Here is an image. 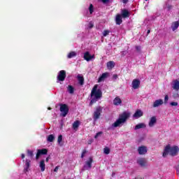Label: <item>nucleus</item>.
<instances>
[{"label":"nucleus","mask_w":179,"mask_h":179,"mask_svg":"<svg viewBox=\"0 0 179 179\" xmlns=\"http://www.w3.org/2000/svg\"><path fill=\"white\" fill-rule=\"evenodd\" d=\"M39 167H41V171H45V162L44 159H43L40 162Z\"/></svg>","instance_id":"b1692460"},{"label":"nucleus","mask_w":179,"mask_h":179,"mask_svg":"<svg viewBox=\"0 0 179 179\" xmlns=\"http://www.w3.org/2000/svg\"><path fill=\"white\" fill-rule=\"evenodd\" d=\"M142 128H146V124H145V123H139L135 126L134 129L136 131V129H141Z\"/></svg>","instance_id":"393cba45"},{"label":"nucleus","mask_w":179,"mask_h":179,"mask_svg":"<svg viewBox=\"0 0 179 179\" xmlns=\"http://www.w3.org/2000/svg\"><path fill=\"white\" fill-rule=\"evenodd\" d=\"M113 104L114 106H121V104H122V101L121 100V98H120V96H116L113 99Z\"/></svg>","instance_id":"dca6fc26"},{"label":"nucleus","mask_w":179,"mask_h":179,"mask_svg":"<svg viewBox=\"0 0 179 179\" xmlns=\"http://www.w3.org/2000/svg\"><path fill=\"white\" fill-rule=\"evenodd\" d=\"M137 163L141 167H145V166H146V159L145 158H140L137 160Z\"/></svg>","instance_id":"f3484780"},{"label":"nucleus","mask_w":179,"mask_h":179,"mask_svg":"<svg viewBox=\"0 0 179 179\" xmlns=\"http://www.w3.org/2000/svg\"><path fill=\"white\" fill-rule=\"evenodd\" d=\"M93 27H94L93 24L92 23H90V24H89L90 29H92Z\"/></svg>","instance_id":"a18cd8bd"},{"label":"nucleus","mask_w":179,"mask_h":179,"mask_svg":"<svg viewBox=\"0 0 179 179\" xmlns=\"http://www.w3.org/2000/svg\"><path fill=\"white\" fill-rule=\"evenodd\" d=\"M108 69H113L115 66V63L113 61H110L106 64Z\"/></svg>","instance_id":"5701e85b"},{"label":"nucleus","mask_w":179,"mask_h":179,"mask_svg":"<svg viewBox=\"0 0 179 179\" xmlns=\"http://www.w3.org/2000/svg\"><path fill=\"white\" fill-rule=\"evenodd\" d=\"M113 78V79H117L118 78V75L114 74Z\"/></svg>","instance_id":"37998d69"},{"label":"nucleus","mask_w":179,"mask_h":179,"mask_svg":"<svg viewBox=\"0 0 179 179\" xmlns=\"http://www.w3.org/2000/svg\"><path fill=\"white\" fill-rule=\"evenodd\" d=\"M80 125V122L79 120H76L73 123V129H78L79 128V126Z\"/></svg>","instance_id":"a878e982"},{"label":"nucleus","mask_w":179,"mask_h":179,"mask_svg":"<svg viewBox=\"0 0 179 179\" xmlns=\"http://www.w3.org/2000/svg\"><path fill=\"white\" fill-rule=\"evenodd\" d=\"M171 87L176 92H178L179 90V79L173 80L171 83Z\"/></svg>","instance_id":"1a4fd4ad"},{"label":"nucleus","mask_w":179,"mask_h":179,"mask_svg":"<svg viewBox=\"0 0 179 179\" xmlns=\"http://www.w3.org/2000/svg\"><path fill=\"white\" fill-rule=\"evenodd\" d=\"M163 99H157L156 101H155V102L153 103L152 107H154V108H156V107H159V106H163Z\"/></svg>","instance_id":"2eb2a0df"},{"label":"nucleus","mask_w":179,"mask_h":179,"mask_svg":"<svg viewBox=\"0 0 179 179\" xmlns=\"http://www.w3.org/2000/svg\"><path fill=\"white\" fill-rule=\"evenodd\" d=\"M97 87H99V85H95L91 91L90 96L92 99L90 102V106L97 103L103 97V92H101V90L97 89Z\"/></svg>","instance_id":"f257e3e1"},{"label":"nucleus","mask_w":179,"mask_h":179,"mask_svg":"<svg viewBox=\"0 0 179 179\" xmlns=\"http://www.w3.org/2000/svg\"><path fill=\"white\" fill-rule=\"evenodd\" d=\"M129 0H122L123 3H127Z\"/></svg>","instance_id":"de8ad7c7"},{"label":"nucleus","mask_w":179,"mask_h":179,"mask_svg":"<svg viewBox=\"0 0 179 179\" xmlns=\"http://www.w3.org/2000/svg\"><path fill=\"white\" fill-rule=\"evenodd\" d=\"M132 87L133 89H139V86H141V80H138V79H134L133 80L132 83Z\"/></svg>","instance_id":"f8f14e48"},{"label":"nucleus","mask_w":179,"mask_h":179,"mask_svg":"<svg viewBox=\"0 0 179 179\" xmlns=\"http://www.w3.org/2000/svg\"><path fill=\"white\" fill-rule=\"evenodd\" d=\"M24 154H22V155H21V157H22V159H24Z\"/></svg>","instance_id":"09e8293b"},{"label":"nucleus","mask_w":179,"mask_h":179,"mask_svg":"<svg viewBox=\"0 0 179 179\" xmlns=\"http://www.w3.org/2000/svg\"><path fill=\"white\" fill-rule=\"evenodd\" d=\"M60 111H61V117H65L66 115H68V113H69V108L68 107V105L65 103L60 104Z\"/></svg>","instance_id":"20e7f679"},{"label":"nucleus","mask_w":179,"mask_h":179,"mask_svg":"<svg viewBox=\"0 0 179 179\" xmlns=\"http://www.w3.org/2000/svg\"><path fill=\"white\" fill-rule=\"evenodd\" d=\"M57 142H58V143H61V142H62V135L60 134V135L58 136Z\"/></svg>","instance_id":"e433bc0d"},{"label":"nucleus","mask_w":179,"mask_h":179,"mask_svg":"<svg viewBox=\"0 0 179 179\" xmlns=\"http://www.w3.org/2000/svg\"><path fill=\"white\" fill-rule=\"evenodd\" d=\"M87 153V150H83V152L81 154V158L83 159V157H85V155Z\"/></svg>","instance_id":"4c0bfd02"},{"label":"nucleus","mask_w":179,"mask_h":179,"mask_svg":"<svg viewBox=\"0 0 179 179\" xmlns=\"http://www.w3.org/2000/svg\"><path fill=\"white\" fill-rule=\"evenodd\" d=\"M77 79L78 80L79 85H80L81 86H83V85H85V78H83V76H80L78 75L77 76Z\"/></svg>","instance_id":"4be33fe9"},{"label":"nucleus","mask_w":179,"mask_h":179,"mask_svg":"<svg viewBox=\"0 0 179 179\" xmlns=\"http://www.w3.org/2000/svg\"><path fill=\"white\" fill-rule=\"evenodd\" d=\"M48 153V150L47 148H43V149H38L37 153L36 155V160H38L40 159V157L43 155H47Z\"/></svg>","instance_id":"423d86ee"},{"label":"nucleus","mask_w":179,"mask_h":179,"mask_svg":"<svg viewBox=\"0 0 179 179\" xmlns=\"http://www.w3.org/2000/svg\"><path fill=\"white\" fill-rule=\"evenodd\" d=\"M59 169V166H56V167L55 168V169H54L55 173H57Z\"/></svg>","instance_id":"79ce46f5"},{"label":"nucleus","mask_w":179,"mask_h":179,"mask_svg":"<svg viewBox=\"0 0 179 179\" xmlns=\"http://www.w3.org/2000/svg\"><path fill=\"white\" fill-rule=\"evenodd\" d=\"M67 90L70 94H73L75 92V88L72 85H69L67 87Z\"/></svg>","instance_id":"cd10ccee"},{"label":"nucleus","mask_w":179,"mask_h":179,"mask_svg":"<svg viewBox=\"0 0 179 179\" xmlns=\"http://www.w3.org/2000/svg\"><path fill=\"white\" fill-rule=\"evenodd\" d=\"M143 115V112L142 110L138 109L135 113L133 115V117L134 118H141Z\"/></svg>","instance_id":"6ab92c4d"},{"label":"nucleus","mask_w":179,"mask_h":179,"mask_svg":"<svg viewBox=\"0 0 179 179\" xmlns=\"http://www.w3.org/2000/svg\"><path fill=\"white\" fill-rule=\"evenodd\" d=\"M27 156H29L31 158H33L34 157V154L33 153V151L30 150H27Z\"/></svg>","instance_id":"2f4dec72"},{"label":"nucleus","mask_w":179,"mask_h":179,"mask_svg":"<svg viewBox=\"0 0 179 179\" xmlns=\"http://www.w3.org/2000/svg\"><path fill=\"white\" fill-rule=\"evenodd\" d=\"M138 155H146L148 153V147L145 145H141L138 148Z\"/></svg>","instance_id":"9d476101"},{"label":"nucleus","mask_w":179,"mask_h":179,"mask_svg":"<svg viewBox=\"0 0 179 179\" xmlns=\"http://www.w3.org/2000/svg\"><path fill=\"white\" fill-rule=\"evenodd\" d=\"M167 101H169V95H166L164 97V103L167 104Z\"/></svg>","instance_id":"ea45409f"},{"label":"nucleus","mask_w":179,"mask_h":179,"mask_svg":"<svg viewBox=\"0 0 179 179\" xmlns=\"http://www.w3.org/2000/svg\"><path fill=\"white\" fill-rule=\"evenodd\" d=\"M110 34V31L108 30H104L103 32V37H106V36H108Z\"/></svg>","instance_id":"72a5a7b5"},{"label":"nucleus","mask_w":179,"mask_h":179,"mask_svg":"<svg viewBox=\"0 0 179 179\" xmlns=\"http://www.w3.org/2000/svg\"><path fill=\"white\" fill-rule=\"evenodd\" d=\"M93 58H94V55H91L90 52H86L84 54V59H85V61H87V62H89V61H92Z\"/></svg>","instance_id":"ddd939ff"},{"label":"nucleus","mask_w":179,"mask_h":179,"mask_svg":"<svg viewBox=\"0 0 179 179\" xmlns=\"http://www.w3.org/2000/svg\"><path fill=\"white\" fill-rule=\"evenodd\" d=\"M101 135H103V131H99L94 136L95 139H97V138H99V136H101Z\"/></svg>","instance_id":"f704fd0d"},{"label":"nucleus","mask_w":179,"mask_h":179,"mask_svg":"<svg viewBox=\"0 0 179 179\" xmlns=\"http://www.w3.org/2000/svg\"><path fill=\"white\" fill-rule=\"evenodd\" d=\"M145 1H148V0H145Z\"/></svg>","instance_id":"603ef678"},{"label":"nucleus","mask_w":179,"mask_h":179,"mask_svg":"<svg viewBox=\"0 0 179 179\" xmlns=\"http://www.w3.org/2000/svg\"><path fill=\"white\" fill-rule=\"evenodd\" d=\"M110 150L108 148V147H105L103 148V153L105 155H110Z\"/></svg>","instance_id":"7c9ffc66"},{"label":"nucleus","mask_w":179,"mask_h":179,"mask_svg":"<svg viewBox=\"0 0 179 179\" xmlns=\"http://www.w3.org/2000/svg\"><path fill=\"white\" fill-rule=\"evenodd\" d=\"M55 139V137L52 134H50L48 136V142H54Z\"/></svg>","instance_id":"c85d7f7f"},{"label":"nucleus","mask_w":179,"mask_h":179,"mask_svg":"<svg viewBox=\"0 0 179 179\" xmlns=\"http://www.w3.org/2000/svg\"><path fill=\"white\" fill-rule=\"evenodd\" d=\"M136 50L137 52H141V46H136Z\"/></svg>","instance_id":"a19ab883"},{"label":"nucleus","mask_w":179,"mask_h":179,"mask_svg":"<svg viewBox=\"0 0 179 179\" xmlns=\"http://www.w3.org/2000/svg\"><path fill=\"white\" fill-rule=\"evenodd\" d=\"M67 57L69 59L73 58V57H76V52H73V51L70 52Z\"/></svg>","instance_id":"c756f323"},{"label":"nucleus","mask_w":179,"mask_h":179,"mask_svg":"<svg viewBox=\"0 0 179 179\" xmlns=\"http://www.w3.org/2000/svg\"><path fill=\"white\" fill-rule=\"evenodd\" d=\"M89 10H90V15H92V13H93V12H94L93 4L90 5Z\"/></svg>","instance_id":"473e14b6"},{"label":"nucleus","mask_w":179,"mask_h":179,"mask_svg":"<svg viewBox=\"0 0 179 179\" xmlns=\"http://www.w3.org/2000/svg\"><path fill=\"white\" fill-rule=\"evenodd\" d=\"M156 122H157V119L156 118V116H152L150 119V122L148 123V125L150 128L155 127V124H156Z\"/></svg>","instance_id":"4468645a"},{"label":"nucleus","mask_w":179,"mask_h":179,"mask_svg":"<svg viewBox=\"0 0 179 179\" xmlns=\"http://www.w3.org/2000/svg\"><path fill=\"white\" fill-rule=\"evenodd\" d=\"M178 146L175 145L171 147L170 145H168L165 147L162 156L163 157H166L168 155L170 156H177L178 155Z\"/></svg>","instance_id":"f03ea898"},{"label":"nucleus","mask_w":179,"mask_h":179,"mask_svg":"<svg viewBox=\"0 0 179 179\" xmlns=\"http://www.w3.org/2000/svg\"><path fill=\"white\" fill-rule=\"evenodd\" d=\"M103 3H107V2H108L109 0H101Z\"/></svg>","instance_id":"49530a36"},{"label":"nucleus","mask_w":179,"mask_h":179,"mask_svg":"<svg viewBox=\"0 0 179 179\" xmlns=\"http://www.w3.org/2000/svg\"><path fill=\"white\" fill-rule=\"evenodd\" d=\"M178 27H179V22L178 21L173 22L171 24V29L173 31H175V30H177L178 29Z\"/></svg>","instance_id":"412c9836"},{"label":"nucleus","mask_w":179,"mask_h":179,"mask_svg":"<svg viewBox=\"0 0 179 179\" xmlns=\"http://www.w3.org/2000/svg\"><path fill=\"white\" fill-rule=\"evenodd\" d=\"M131 114L129 113L124 112L122 114L119 115V118L117 121H115L113 127L117 128V127H120L121 124H124L127 121V119L129 118Z\"/></svg>","instance_id":"7ed1b4c3"},{"label":"nucleus","mask_w":179,"mask_h":179,"mask_svg":"<svg viewBox=\"0 0 179 179\" xmlns=\"http://www.w3.org/2000/svg\"><path fill=\"white\" fill-rule=\"evenodd\" d=\"M65 78H66V71L64 70L60 71L57 76V80L59 82H64V80H65Z\"/></svg>","instance_id":"0eeeda50"},{"label":"nucleus","mask_w":179,"mask_h":179,"mask_svg":"<svg viewBox=\"0 0 179 179\" xmlns=\"http://www.w3.org/2000/svg\"><path fill=\"white\" fill-rule=\"evenodd\" d=\"M30 169V160L27 159L25 162V166L24 168V173H27Z\"/></svg>","instance_id":"aec40b11"},{"label":"nucleus","mask_w":179,"mask_h":179,"mask_svg":"<svg viewBox=\"0 0 179 179\" xmlns=\"http://www.w3.org/2000/svg\"><path fill=\"white\" fill-rule=\"evenodd\" d=\"M48 110H51V108H48Z\"/></svg>","instance_id":"3c124183"},{"label":"nucleus","mask_w":179,"mask_h":179,"mask_svg":"<svg viewBox=\"0 0 179 179\" xmlns=\"http://www.w3.org/2000/svg\"><path fill=\"white\" fill-rule=\"evenodd\" d=\"M120 15L122 16V17L123 19H128V17H129V16H131V13H129V11L127 9H122L121 10Z\"/></svg>","instance_id":"9b49d317"},{"label":"nucleus","mask_w":179,"mask_h":179,"mask_svg":"<svg viewBox=\"0 0 179 179\" xmlns=\"http://www.w3.org/2000/svg\"><path fill=\"white\" fill-rule=\"evenodd\" d=\"M107 76H108V73H102L101 76H100L99 78V82H101L102 80H104V79H106V78H107Z\"/></svg>","instance_id":"bb28decb"},{"label":"nucleus","mask_w":179,"mask_h":179,"mask_svg":"<svg viewBox=\"0 0 179 179\" xmlns=\"http://www.w3.org/2000/svg\"><path fill=\"white\" fill-rule=\"evenodd\" d=\"M115 23L116 24H121L122 23V16L121 14H117L115 17Z\"/></svg>","instance_id":"a211bd4d"},{"label":"nucleus","mask_w":179,"mask_h":179,"mask_svg":"<svg viewBox=\"0 0 179 179\" xmlns=\"http://www.w3.org/2000/svg\"><path fill=\"white\" fill-rule=\"evenodd\" d=\"M50 159H51L50 156L49 155L48 157H47L45 162H48Z\"/></svg>","instance_id":"c03bdc74"},{"label":"nucleus","mask_w":179,"mask_h":179,"mask_svg":"<svg viewBox=\"0 0 179 179\" xmlns=\"http://www.w3.org/2000/svg\"><path fill=\"white\" fill-rule=\"evenodd\" d=\"M173 99H178L179 97V94H178V92H175L173 95Z\"/></svg>","instance_id":"58836bf2"},{"label":"nucleus","mask_w":179,"mask_h":179,"mask_svg":"<svg viewBox=\"0 0 179 179\" xmlns=\"http://www.w3.org/2000/svg\"><path fill=\"white\" fill-rule=\"evenodd\" d=\"M93 163V157H90L89 160L85 162L83 166V170H90L92 169V164Z\"/></svg>","instance_id":"6e6552de"},{"label":"nucleus","mask_w":179,"mask_h":179,"mask_svg":"<svg viewBox=\"0 0 179 179\" xmlns=\"http://www.w3.org/2000/svg\"><path fill=\"white\" fill-rule=\"evenodd\" d=\"M149 33H150V30L148 29L147 34H149Z\"/></svg>","instance_id":"8fccbe9b"},{"label":"nucleus","mask_w":179,"mask_h":179,"mask_svg":"<svg viewBox=\"0 0 179 179\" xmlns=\"http://www.w3.org/2000/svg\"><path fill=\"white\" fill-rule=\"evenodd\" d=\"M170 105L173 107H177V106H178V102H174V101H172L170 103Z\"/></svg>","instance_id":"c9c22d12"},{"label":"nucleus","mask_w":179,"mask_h":179,"mask_svg":"<svg viewBox=\"0 0 179 179\" xmlns=\"http://www.w3.org/2000/svg\"><path fill=\"white\" fill-rule=\"evenodd\" d=\"M102 111H103V108L101 106L96 107L95 111L94 112V120L95 121L99 120V118H100Z\"/></svg>","instance_id":"39448f33"}]
</instances>
